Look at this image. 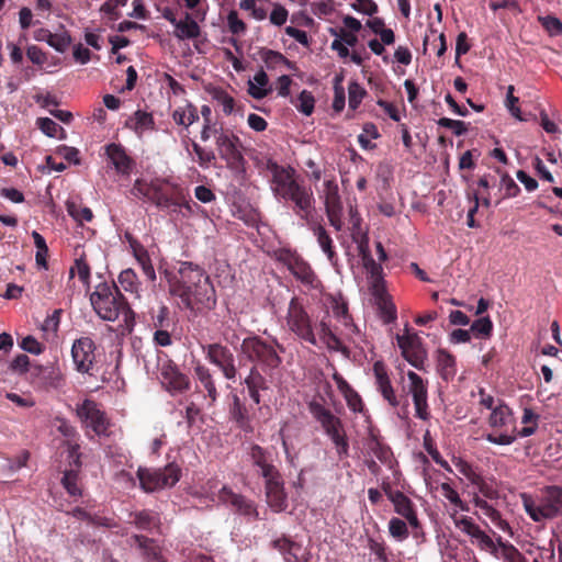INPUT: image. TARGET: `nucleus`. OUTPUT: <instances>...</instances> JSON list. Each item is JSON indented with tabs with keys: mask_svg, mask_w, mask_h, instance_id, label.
Here are the masks:
<instances>
[{
	"mask_svg": "<svg viewBox=\"0 0 562 562\" xmlns=\"http://www.w3.org/2000/svg\"><path fill=\"white\" fill-rule=\"evenodd\" d=\"M169 292L180 300L183 308L198 313L212 310L216 304L214 286L210 277L200 266L184 261L178 269V274L168 279Z\"/></svg>",
	"mask_w": 562,
	"mask_h": 562,
	"instance_id": "1",
	"label": "nucleus"
},
{
	"mask_svg": "<svg viewBox=\"0 0 562 562\" xmlns=\"http://www.w3.org/2000/svg\"><path fill=\"white\" fill-rule=\"evenodd\" d=\"M90 302L101 319L115 322L122 317L124 328L133 329L135 314L115 283L103 282L98 284L90 294Z\"/></svg>",
	"mask_w": 562,
	"mask_h": 562,
	"instance_id": "2",
	"label": "nucleus"
},
{
	"mask_svg": "<svg viewBox=\"0 0 562 562\" xmlns=\"http://www.w3.org/2000/svg\"><path fill=\"white\" fill-rule=\"evenodd\" d=\"M520 498L525 512L535 522H542L562 516L561 486H546L537 499L527 493H522Z\"/></svg>",
	"mask_w": 562,
	"mask_h": 562,
	"instance_id": "3",
	"label": "nucleus"
},
{
	"mask_svg": "<svg viewBox=\"0 0 562 562\" xmlns=\"http://www.w3.org/2000/svg\"><path fill=\"white\" fill-rule=\"evenodd\" d=\"M308 411L335 445L337 454L339 457H347L349 453V442L341 419L315 400L308 403Z\"/></svg>",
	"mask_w": 562,
	"mask_h": 562,
	"instance_id": "4",
	"label": "nucleus"
},
{
	"mask_svg": "<svg viewBox=\"0 0 562 562\" xmlns=\"http://www.w3.org/2000/svg\"><path fill=\"white\" fill-rule=\"evenodd\" d=\"M137 477L145 492H155L173 486L180 480V468L173 463L159 469L139 468Z\"/></svg>",
	"mask_w": 562,
	"mask_h": 562,
	"instance_id": "5",
	"label": "nucleus"
},
{
	"mask_svg": "<svg viewBox=\"0 0 562 562\" xmlns=\"http://www.w3.org/2000/svg\"><path fill=\"white\" fill-rule=\"evenodd\" d=\"M286 325L297 338L312 346H317L311 317L297 297H293L289 303Z\"/></svg>",
	"mask_w": 562,
	"mask_h": 562,
	"instance_id": "6",
	"label": "nucleus"
},
{
	"mask_svg": "<svg viewBox=\"0 0 562 562\" xmlns=\"http://www.w3.org/2000/svg\"><path fill=\"white\" fill-rule=\"evenodd\" d=\"M283 351V347L279 344L272 345L263 341L259 337H249L244 339L241 344L243 351L248 356L249 359L258 361L266 368L276 369L282 360L279 357L277 349Z\"/></svg>",
	"mask_w": 562,
	"mask_h": 562,
	"instance_id": "7",
	"label": "nucleus"
},
{
	"mask_svg": "<svg viewBox=\"0 0 562 562\" xmlns=\"http://www.w3.org/2000/svg\"><path fill=\"white\" fill-rule=\"evenodd\" d=\"M215 146L221 159L226 162L227 168L239 171L244 167V156L239 149L240 140L229 130L220 131L215 135Z\"/></svg>",
	"mask_w": 562,
	"mask_h": 562,
	"instance_id": "8",
	"label": "nucleus"
},
{
	"mask_svg": "<svg viewBox=\"0 0 562 562\" xmlns=\"http://www.w3.org/2000/svg\"><path fill=\"white\" fill-rule=\"evenodd\" d=\"M277 259L282 262L303 285L310 289H317L319 286L321 281L311 266L296 252L289 249H281L277 254Z\"/></svg>",
	"mask_w": 562,
	"mask_h": 562,
	"instance_id": "9",
	"label": "nucleus"
},
{
	"mask_svg": "<svg viewBox=\"0 0 562 562\" xmlns=\"http://www.w3.org/2000/svg\"><path fill=\"white\" fill-rule=\"evenodd\" d=\"M267 169L271 173L270 189L279 200H282L302 183L297 180L294 168L290 166H280L276 161L269 160Z\"/></svg>",
	"mask_w": 562,
	"mask_h": 562,
	"instance_id": "10",
	"label": "nucleus"
},
{
	"mask_svg": "<svg viewBox=\"0 0 562 562\" xmlns=\"http://www.w3.org/2000/svg\"><path fill=\"white\" fill-rule=\"evenodd\" d=\"M77 415L87 428L98 436H106L110 422L99 405L91 400H85L77 407Z\"/></svg>",
	"mask_w": 562,
	"mask_h": 562,
	"instance_id": "11",
	"label": "nucleus"
},
{
	"mask_svg": "<svg viewBox=\"0 0 562 562\" xmlns=\"http://www.w3.org/2000/svg\"><path fill=\"white\" fill-rule=\"evenodd\" d=\"M147 201L154 203L162 211H168L171 214H181L183 217L193 214V206H196L195 203L192 204L191 202L186 201L184 198L173 199L156 183L154 184Z\"/></svg>",
	"mask_w": 562,
	"mask_h": 562,
	"instance_id": "12",
	"label": "nucleus"
},
{
	"mask_svg": "<svg viewBox=\"0 0 562 562\" xmlns=\"http://www.w3.org/2000/svg\"><path fill=\"white\" fill-rule=\"evenodd\" d=\"M206 359L216 366L227 380L235 381L237 378V368L233 352L221 344H210L204 347Z\"/></svg>",
	"mask_w": 562,
	"mask_h": 562,
	"instance_id": "13",
	"label": "nucleus"
},
{
	"mask_svg": "<svg viewBox=\"0 0 562 562\" xmlns=\"http://www.w3.org/2000/svg\"><path fill=\"white\" fill-rule=\"evenodd\" d=\"M454 525L462 532L471 537L473 544H476L481 550L490 552L493 555L498 554V547L493 539L476 525L471 517L462 516L454 518Z\"/></svg>",
	"mask_w": 562,
	"mask_h": 562,
	"instance_id": "14",
	"label": "nucleus"
},
{
	"mask_svg": "<svg viewBox=\"0 0 562 562\" xmlns=\"http://www.w3.org/2000/svg\"><path fill=\"white\" fill-rule=\"evenodd\" d=\"M160 380L171 395L182 394L191 387L190 378L170 360L160 367Z\"/></svg>",
	"mask_w": 562,
	"mask_h": 562,
	"instance_id": "15",
	"label": "nucleus"
},
{
	"mask_svg": "<svg viewBox=\"0 0 562 562\" xmlns=\"http://www.w3.org/2000/svg\"><path fill=\"white\" fill-rule=\"evenodd\" d=\"M95 345L89 337L76 339L71 347V358L75 368L80 373L91 374L95 361Z\"/></svg>",
	"mask_w": 562,
	"mask_h": 562,
	"instance_id": "16",
	"label": "nucleus"
},
{
	"mask_svg": "<svg viewBox=\"0 0 562 562\" xmlns=\"http://www.w3.org/2000/svg\"><path fill=\"white\" fill-rule=\"evenodd\" d=\"M282 201L292 204V211L301 220L308 221L314 211V194L311 188L303 182L296 187L291 193L285 195Z\"/></svg>",
	"mask_w": 562,
	"mask_h": 562,
	"instance_id": "17",
	"label": "nucleus"
},
{
	"mask_svg": "<svg viewBox=\"0 0 562 562\" xmlns=\"http://www.w3.org/2000/svg\"><path fill=\"white\" fill-rule=\"evenodd\" d=\"M397 345L403 357L416 369L422 370L427 357L426 350L422 345V339L417 334H406L396 336Z\"/></svg>",
	"mask_w": 562,
	"mask_h": 562,
	"instance_id": "18",
	"label": "nucleus"
},
{
	"mask_svg": "<svg viewBox=\"0 0 562 562\" xmlns=\"http://www.w3.org/2000/svg\"><path fill=\"white\" fill-rule=\"evenodd\" d=\"M263 481L268 506L276 513L284 512L288 507V495L284 491V481L281 473L279 472Z\"/></svg>",
	"mask_w": 562,
	"mask_h": 562,
	"instance_id": "19",
	"label": "nucleus"
},
{
	"mask_svg": "<svg viewBox=\"0 0 562 562\" xmlns=\"http://www.w3.org/2000/svg\"><path fill=\"white\" fill-rule=\"evenodd\" d=\"M408 392L413 396L416 417L427 420L430 417L427 403V386L424 380L414 371L407 372Z\"/></svg>",
	"mask_w": 562,
	"mask_h": 562,
	"instance_id": "20",
	"label": "nucleus"
},
{
	"mask_svg": "<svg viewBox=\"0 0 562 562\" xmlns=\"http://www.w3.org/2000/svg\"><path fill=\"white\" fill-rule=\"evenodd\" d=\"M217 499L222 504L231 506L236 513L240 515L255 519L258 518V510L255 503L240 494L234 493L226 485H224L218 491Z\"/></svg>",
	"mask_w": 562,
	"mask_h": 562,
	"instance_id": "21",
	"label": "nucleus"
},
{
	"mask_svg": "<svg viewBox=\"0 0 562 562\" xmlns=\"http://www.w3.org/2000/svg\"><path fill=\"white\" fill-rule=\"evenodd\" d=\"M252 467L257 469V473L265 480L279 473L273 464L272 456L266 449L258 445H252L248 452Z\"/></svg>",
	"mask_w": 562,
	"mask_h": 562,
	"instance_id": "22",
	"label": "nucleus"
},
{
	"mask_svg": "<svg viewBox=\"0 0 562 562\" xmlns=\"http://www.w3.org/2000/svg\"><path fill=\"white\" fill-rule=\"evenodd\" d=\"M104 148L108 160L115 171L121 176H130L134 167V160L127 155L126 149L116 143L108 144Z\"/></svg>",
	"mask_w": 562,
	"mask_h": 562,
	"instance_id": "23",
	"label": "nucleus"
},
{
	"mask_svg": "<svg viewBox=\"0 0 562 562\" xmlns=\"http://www.w3.org/2000/svg\"><path fill=\"white\" fill-rule=\"evenodd\" d=\"M373 374L375 378V385L378 391L381 393L383 398L392 406L396 407L398 405L397 397L395 395L394 389L391 384V380L389 378L386 367L383 362L376 361L373 364Z\"/></svg>",
	"mask_w": 562,
	"mask_h": 562,
	"instance_id": "24",
	"label": "nucleus"
},
{
	"mask_svg": "<svg viewBox=\"0 0 562 562\" xmlns=\"http://www.w3.org/2000/svg\"><path fill=\"white\" fill-rule=\"evenodd\" d=\"M461 472L468 477L472 485L477 490V494L486 499L494 501L499 498V492L493 481L485 480L482 475L474 472L470 465L464 464Z\"/></svg>",
	"mask_w": 562,
	"mask_h": 562,
	"instance_id": "25",
	"label": "nucleus"
},
{
	"mask_svg": "<svg viewBox=\"0 0 562 562\" xmlns=\"http://www.w3.org/2000/svg\"><path fill=\"white\" fill-rule=\"evenodd\" d=\"M331 311L334 316L345 326L347 337L353 344H357L359 340H361L360 331L352 323V319L348 314L347 304L344 301L334 299L331 302Z\"/></svg>",
	"mask_w": 562,
	"mask_h": 562,
	"instance_id": "26",
	"label": "nucleus"
},
{
	"mask_svg": "<svg viewBox=\"0 0 562 562\" xmlns=\"http://www.w3.org/2000/svg\"><path fill=\"white\" fill-rule=\"evenodd\" d=\"M362 263L368 274L370 292L374 291L376 294H381L382 289L385 288L381 263L375 262L371 255H366Z\"/></svg>",
	"mask_w": 562,
	"mask_h": 562,
	"instance_id": "27",
	"label": "nucleus"
},
{
	"mask_svg": "<svg viewBox=\"0 0 562 562\" xmlns=\"http://www.w3.org/2000/svg\"><path fill=\"white\" fill-rule=\"evenodd\" d=\"M132 539L140 550L146 562H168L155 540L140 535H134Z\"/></svg>",
	"mask_w": 562,
	"mask_h": 562,
	"instance_id": "28",
	"label": "nucleus"
},
{
	"mask_svg": "<svg viewBox=\"0 0 562 562\" xmlns=\"http://www.w3.org/2000/svg\"><path fill=\"white\" fill-rule=\"evenodd\" d=\"M171 117L178 126L184 130L186 138L188 137L189 127L200 119L196 106L190 102L176 108L171 113Z\"/></svg>",
	"mask_w": 562,
	"mask_h": 562,
	"instance_id": "29",
	"label": "nucleus"
},
{
	"mask_svg": "<svg viewBox=\"0 0 562 562\" xmlns=\"http://www.w3.org/2000/svg\"><path fill=\"white\" fill-rule=\"evenodd\" d=\"M130 246L132 248L133 255L140 266L143 273L147 278L148 281L155 282L156 281V271L154 269V266L151 263L150 256L147 251V249L137 240L133 238H128Z\"/></svg>",
	"mask_w": 562,
	"mask_h": 562,
	"instance_id": "30",
	"label": "nucleus"
},
{
	"mask_svg": "<svg viewBox=\"0 0 562 562\" xmlns=\"http://www.w3.org/2000/svg\"><path fill=\"white\" fill-rule=\"evenodd\" d=\"M194 378L201 384V386L205 390L207 397L211 400V403L216 402L218 397V392L215 385V381L211 373V370L202 364L201 362H196L194 368Z\"/></svg>",
	"mask_w": 562,
	"mask_h": 562,
	"instance_id": "31",
	"label": "nucleus"
},
{
	"mask_svg": "<svg viewBox=\"0 0 562 562\" xmlns=\"http://www.w3.org/2000/svg\"><path fill=\"white\" fill-rule=\"evenodd\" d=\"M125 126L142 137L155 128V121L150 113L138 110L126 120Z\"/></svg>",
	"mask_w": 562,
	"mask_h": 562,
	"instance_id": "32",
	"label": "nucleus"
},
{
	"mask_svg": "<svg viewBox=\"0 0 562 562\" xmlns=\"http://www.w3.org/2000/svg\"><path fill=\"white\" fill-rule=\"evenodd\" d=\"M35 38L37 41L46 42L49 46L60 53L65 52L71 43V37L66 31L61 33H52L48 30L41 29L36 32Z\"/></svg>",
	"mask_w": 562,
	"mask_h": 562,
	"instance_id": "33",
	"label": "nucleus"
},
{
	"mask_svg": "<svg viewBox=\"0 0 562 562\" xmlns=\"http://www.w3.org/2000/svg\"><path fill=\"white\" fill-rule=\"evenodd\" d=\"M313 233L317 239L321 249L326 255L330 265L333 267H337L338 256L335 251L334 243L329 234L321 224H317L313 227Z\"/></svg>",
	"mask_w": 562,
	"mask_h": 562,
	"instance_id": "34",
	"label": "nucleus"
},
{
	"mask_svg": "<svg viewBox=\"0 0 562 562\" xmlns=\"http://www.w3.org/2000/svg\"><path fill=\"white\" fill-rule=\"evenodd\" d=\"M175 36L180 40H193L200 35V26L190 13H186L183 20H179L175 25Z\"/></svg>",
	"mask_w": 562,
	"mask_h": 562,
	"instance_id": "35",
	"label": "nucleus"
},
{
	"mask_svg": "<svg viewBox=\"0 0 562 562\" xmlns=\"http://www.w3.org/2000/svg\"><path fill=\"white\" fill-rule=\"evenodd\" d=\"M472 502L499 529L506 530L508 528V524L502 518L501 513L486 498L481 497L477 493H473Z\"/></svg>",
	"mask_w": 562,
	"mask_h": 562,
	"instance_id": "36",
	"label": "nucleus"
},
{
	"mask_svg": "<svg viewBox=\"0 0 562 562\" xmlns=\"http://www.w3.org/2000/svg\"><path fill=\"white\" fill-rule=\"evenodd\" d=\"M247 91L257 100L263 99L269 94L271 91V87H269V78L262 69L258 70L254 78L248 81Z\"/></svg>",
	"mask_w": 562,
	"mask_h": 562,
	"instance_id": "37",
	"label": "nucleus"
},
{
	"mask_svg": "<svg viewBox=\"0 0 562 562\" xmlns=\"http://www.w3.org/2000/svg\"><path fill=\"white\" fill-rule=\"evenodd\" d=\"M375 300L378 308L380 310L381 316L385 323H392L396 319V307L392 303L390 295L386 292V288L382 289L381 294H376L374 291L370 292Z\"/></svg>",
	"mask_w": 562,
	"mask_h": 562,
	"instance_id": "38",
	"label": "nucleus"
},
{
	"mask_svg": "<svg viewBox=\"0 0 562 562\" xmlns=\"http://www.w3.org/2000/svg\"><path fill=\"white\" fill-rule=\"evenodd\" d=\"M488 424L493 428H505L514 424L512 409L504 403L499 402L490 415Z\"/></svg>",
	"mask_w": 562,
	"mask_h": 562,
	"instance_id": "39",
	"label": "nucleus"
},
{
	"mask_svg": "<svg viewBox=\"0 0 562 562\" xmlns=\"http://www.w3.org/2000/svg\"><path fill=\"white\" fill-rule=\"evenodd\" d=\"M437 371L443 380H451L457 372L456 358L446 350H438Z\"/></svg>",
	"mask_w": 562,
	"mask_h": 562,
	"instance_id": "40",
	"label": "nucleus"
},
{
	"mask_svg": "<svg viewBox=\"0 0 562 562\" xmlns=\"http://www.w3.org/2000/svg\"><path fill=\"white\" fill-rule=\"evenodd\" d=\"M245 384L248 389L249 396L256 403H260V390H266L268 387L266 379L260 374V372L254 367L251 368L248 376L245 379Z\"/></svg>",
	"mask_w": 562,
	"mask_h": 562,
	"instance_id": "41",
	"label": "nucleus"
},
{
	"mask_svg": "<svg viewBox=\"0 0 562 562\" xmlns=\"http://www.w3.org/2000/svg\"><path fill=\"white\" fill-rule=\"evenodd\" d=\"M319 196L324 200L325 209L342 206L339 195V188L335 179H326L323 182Z\"/></svg>",
	"mask_w": 562,
	"mask_h": 562,
	"instance_id": "42",
	"label": "nucleus"
},
{
	"mask_svg": "<svg viewBox=\"0 0 562 562\" xmlns=\"http://www.w3.org/2000/svg\"><path fill=\"white\" fill-rule=\"evenodd\" d=\"M229 413L232 418L241 429L246 431L251 430L248 411L237 395H233V403L231 405Z\"/></svg>",
	"mask_w": 562,
	"mask_h": 562,
	"instance_id": "43",
	"label": "nucleus"
},
{
	"mask_svg": "<svg viewBox=\"0 0 562 562\" xmlns=\"http://www.w3.org/2000/svg\"><path fill=\"white\" fill-rule=\"evenodd\" d=\"M138 529L150 531L157 528L160 524L158 515L149 510H140L134 514L131 520Z\"/></svg>",
	"mask_w": 562,
	"mask_h": 562,
	"instance_id": "44",
	"label": "nucleus"
},
{
	"mask_svg": "<svg viewBox=\"0 0 562 562\" xmlns=\"http://www.w3.org/2000/svg\"><path fill=\"white\" fill-rule=\"evenodd\" d=\"M390 501L393 503L395 512L403 517L415 510L412 501L403 492L391 493Z\"/></svg>",
	"mask_w": 562,
	"mask_h": 562,
	"instance_id": "45",
	"label": "nucleus"
},
{
	"mask_svg": "<svg viewBox=\"0 0 562 562\" xmlns=\"http://www.w3.org/2000/svg\"><path fill=\"white\" fill-rule=\"evenodd\" d=\"M117 282L124 291L138 295L139 281L133 269L128 268L121 271Z\"/></svg>",
	"mask_w": 562,
	"mask_h": 562,
	"instance_id": "46",
	"label": "nucleus"
},
{
	"mask_svg": "<svg viewBox=\"0 0 562 562\" xmlns=\"http://www.w3.org/2000/svg\"><path fill=\"white\" fill-rule=\"evenodd\" d=\"M272 547L278 550L288 562L291 560V558H296V554L293 552V550L297 549L299 544L285 536L276 539L272 542Z\"/></svg>",
	"mask_w": 562,
	"mask_h": 562,
	"instance_id": "47",
	"label": "nucleus"
},
{
	"mask_svg": "<svg viewBox=\"0 0 562 562\" xmlns=\"http://www.w3.org/2000/svg\"><path fill=\"white\" fill-rule=\"evenodd\" d=\"M192 149L196 155V161L201 168H209L216 159L215 151L213 149H206L196 142H191Z\"/></svg>",
	"mask_w": 562,
	"mask_h": 562,
	"instance_id": "48",
	"label": "nucleus"
},
{
	"mask_svg": "<svg viewBox=\"0 0 562 562\" xmlns=\"http://www.w3.org/2000/svg\"><path fill=\"white\" fill-rule=\"evenodd\" d=\"M498 554L496 558L503 559L505 562H524L522 554L513 546L503 543L502 538H498Z\"/></svg>",
	"mask_w": 562,
	"mask_h": 562,
	"instance_id": "49",
	"label": "nucleus"
},
{
	"mask_svg": "<svg viewBox=\"0 0 562 562\" xmlns=\"http://www.w3.org/2000/svg\"><path fill=\"white\" fill-rule=\"evenodd\" d=\"M367 95V91L357 81H351L348 86V104L349 109L357 110L362 100Z\"/></svg>",
	"mask_w": 562,
	"mask_h": 562,
	"instance_id": "50",
	"label": "nucleus"
},
{
	"mask_svg": "<svg viewBox=\"0 0 562 562\" xmlns=\"http://www.w3.org/2000/svg\"><path fill=\"white\" fill-rule=\"evenodd\" d=\"M68 214L79 223L90 222L93 218V213L88 206H82L75 202L67 203Z\"/></svg>",
	"mask_w": 562,
	"mask_h": 562,
	"instance_id": "51",
	"label": "nucleus"
},
{
	"mask_svg": "<svg viewBox=\"0 0 562 562\" xmlns=\"http://www.w3.org/2000/svg\"><path fill=\"white\" fill-rule=\"evenodd\" d=\"M212 97L222 106V110L226 115L233 113L235 108V100L225 90L214 89Z\"/></svg>",
	"mask_w": 562,
	"mask_h": 562,
	"instance_id": "52",
	"label": "nucleus"
},
{
	"mask_svg": "<svg viewBox=\"0 0 562 562\" xmlns=\"http://www.w3.org/2000/svg\"><path fill=\"white\" fill-rule=\"evenodd\" d=\"M538 21L550 36H558L562 34V22L554 15H539Z\"/></svg>",
	"mask_w": 562,
	"mask_h": 562,
	"instance_id": "53",
	"label": "nucleus"
},
{
	"mask_svg": "<svg viewBox=\"0 0 562 562\" xmlns=\"http://www.w3.org/2000/svg\"><path fill=\"white\" fill-rule=\"evenodd\" d=\"M295 108L305 115H311L314 111L315 99L312 92L303 90L295 102Z\"/></svg>",
	"mask_w": 562,
	"mask_h": 562,
	"instance_id": "54",
	"label": "nucleus"
},
{
	"mask_svg": "<svg viewBox=\"0 0 562 562\" xmlns=\"http://www.w3.org/2000/svg\"><path fill=\"white\" fill-rule=\"evenodd\" d=\"M63 486L71 496L81 495V488L78 484V473L75 470H69L64 473L61 479Z\"/></svg>",
	"mask_w": 562,
	"mask_h": 562,
	"instance_id": "55",
	"label": "nucleus"
},
{
	"mask_svg": "<svg viewBox=\"0 0 562 562\" xmlns=\"http://www.w3.org/2000/svg\"><path fill=\"white\" fill-rule=\"evenodd\" d=\"M262 59L267 66V68H276L279 65H286L289 68H293L291 61H289L281 53L274 50H265L262 53Z\"/></svg>",
	"mask_w": 562,
	"mask_h": 562,
	"instance_id": "56",
	"label": "nucleus"
},
{
	"mask_svg": "<svg viewBox=\"0 0 562 562\" xmlns=\"http://www.w3.org/2000/svg\"><path fill=\"white\" fill-rule=\"evenodd\" d=\"M75 273L78 274L80 281L85 284H89L90 281V267L87 263L83 256L79 257L75 261V266L70 268L69 274L70 278H74Z\"/></svg>",
	"mask_w": 562,
	"mask_h": 562,
	"instance_id": "57",
	"label": "nucleus"
},
{
	"mask_svg": "<svg viewBox=\"0 0 562 562\" xmlns=\"http://www.w3.org/2000/svg\"><path fill=\"white\" fill-rule=\"evenodd\" d=\"M318 335H319L321 340L328 348H331V349L339 348V345H340L339 339L337 338V336L333 333L330 327L325 322H321V324L318 326Z\"/></svg>",
	"mask_w": 562,
	"mask_h": 562,
	"instance_id": "58",
	"label": "nucleus"
},
{
	"mask_svg": "<svg viewBox=\"0 0 562 562\" xmlns=\"http://www.w3.org/2000/svg\"><path fill=\"white\" fill-rule=\"evenodd\" d=\"M389 531L398 541L405 540L409 535L406 522L400 518H392L389 521Z\"/></svg>",
	"mask_w": 562,
	"mask_h": 562,
	"instance_id": "59",
	"label": "nucleus"
},
{
	"mask_svg": "<svg viewBox=\"0 0 562 562\" xmlns=\"http://www.w3.org/2000/svg\"><path fill=\"white\" fill-rule=\"evenodd\" d=\"M71 515L77 519L88 520L92 525L112 527L108 518L92 517L89 513H87L85 509L80 507H76L75 509H72Z\"/></svg>",
	"mask_w": 562,
	"mask_h": 562,
	"instance_id": "60",
	"label": "nucleus"
},
{
	"mask_svg": "<svg viewBox=\"0 0 562 562\" xmlns=\"http://www.w3.org/2000/svg\"><path fill=\"white\" fill-rule=\"evenodd\" d=\"M438 125L441 127L449 128L453 132L454 135L461 136L463 135L468 128L463 121L452 120L448 117H441L438 120Z\"/></svg>",
	"mask_w": 562,
	"mask_h": 562,
	"instance_id": "61",
	"label": "nucleus"
},
{
	"mask_svg": "<svg viewBox=\"0 0 562 562\" xmlns=\"http://www.w3.org/2000/svg\"><path fill=\"white\" fill-rule=\"evenodd\" d=\"M154 184L155 183H153V182L148 183L142 179H137L131 189V193L135 198L143 199V200L147 201Z\"/></svg>",
	"mask_w": 562,
	"mask_h": 562,
	"instance_id": "62",
	"label": "nucleus"
},
{
	"mask_svg": "<svg viewBox=\"0 0 562 562\" xmlns=\"http://www.w3.org/2000/svg\"><path fill=\"white\" fill-rule=\"evenodd\" d=\"M492 329L493 324L490 317H481L472 323L470 330L481 336H490Z\"/></svg>",
	"mask_w": 562,
	"mask_h": 562,
	"instance_id": "63",
	"label": "nucleus"
},
{
	"mask_svg": "<svg viewBox=\"0 0 562 562\" xmlns=\"http://www.w3.org/2000/svg\"><path fill=\"white\" fill-rule=\"evenodd\" d=\"M38 128L47 136L55 137L58 131L63 128L49 117H40L37 120Z\"/></svg>",
	"mask_w": 562,
	"mask_h": 562,
	"instance_id": "64",
	"label": "nucleus"
}]
</instances>
